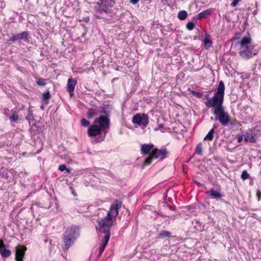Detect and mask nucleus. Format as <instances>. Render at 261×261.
I'll use <instances>...</instances> for the list:
<instances>
[{
    "instance_id": "nucleus-1",
    "label": "nucleus",
    "mask_w": 261,
    "mask_h": 261,
    "mask_svg": "<svg viewBox=\"0 0 261 261\" xmlns=\"http://www.w3.org/2000/svg\"><path fill=\"white\" fill-rule=\"evenodd\" d=\"M122 202L116 200L113 203L107 213V216L101 219L98 223L99 226L98 231L105 235L109 234L110 236V231L113 224V219L115 218L118 214V210L121 207Z\"/></svg>"
},
{
    "instance_id": "nucleus-2",
    "label": "nucleus",
    "mask_w": 261,
    "mask_h": 261,
    "mask_svg": "<svg viewBox=\"0 0 261 261\" xmlns=\"http://www.w3.org/2000/svg\"><path fill=\"white\" fill-rule=\"evenodd\" d=\"M101 3H98L95 7L96 10L95 16L98 18L104 19L111 23L113 21L111 18L113 16L112 8L115 4L113 0H100Z\"/></svg>"
},
{
    "instance_id": "nucleus-3",
    "label": "nucleus",
    "mask_w": 261,
    "mask_h": 261,
    "mask_svg": "<svg viewBox=\"0 0 261 261\" xmlns=\"http://www.w3.org/2000/svg\"><path fill=\"white\" fill-rule=\"evenodd\" d=\"M80 236V228L75 225L67 228L63 233L62 240L66 250L72 246Z\"/></svg>"
},
{
    "instance_id": "nucleus-4",
    "label": "nucleus",
    "mask_w": 261,
    "mask_h": 261,
    "mask_svg": "<svg viewBox=\"0 0 261 261\" xmlns=\"http://www.w3.org/2000/svg\"><path fill=\"white\" fill-rule=\"evenodd\" d=\"M225 86L223 81H221L218 85L217 91L213 97L208 99L205 102L206 106L214 108L219 105H223L224 96Z\"/></svg>"
},
{
    "instance_id": "nucleus-5",
    "label": "nucleus",
    "mask_w": 261,
    "mask_h": 261,
    "mask_svg": "<svg viewBox=\"0 0 261 261\" xmlns=\"http://www.w3.org/2000/svg\"><path fill=\"white\" fill-rule=\"evenodd\" d=\"M94 123H98V126L100 127L104 132L103 136H101L97 140L98 142L102 141L104 140L105 137V134L106 133L105 130L109 128L110 127V119L109 117H107V116H100L95 120Z\"/></svg>"
},
{
    "instance_id": "nucleus-6",
    "label": "nucleus",
    "mask_w": 261,
    "mask_h": 261,
    "mask_svg": "<svg viewBox=\"0 0 261 261\" xmlns=\"http://www.w3.org/2000/svg\"><path fill=\"white\" fill-rule=\"evenodd\" d=\"M258 132V131L255 128L248 129L244 135L245 142L247 143H255Z\"/></svg>"
},
{
    "instance_id": "nucleus-7",
    "label": "nucleus",
    "mask_w": 261,
    "mask_h": 261,
    "mask_svg": "<svg viewBox=\"0 0 261 261\" xmlns=\"http://www.w3.org/2000/svg\"><path fill=\"white\" fill-rule=\"evenodd\" d=\"M240 56L245 59L252 57L255 53H253V47L252 45L240 47Z\"/></svg>"
},
{
    "instance_id": "nucleus-8",
    "label": "nucleus",
    "mask_w": 261,
    "mask_h": 261,
    "mask_svg": "<svg viewBox=\"0 0 261 261\" xmlns=\"http://www.w3.org/2000/svg\"><path fill=\"white\" fill-rule=\"evenodd\" d=\"M27 248L22 246H17L16 247L15 260L16 261H23V258L25 254V251Z\"/></svg>"
},
{
    "instance_id": "nucleus-9",
    "label": "nucleus",
    "mask_w": 261,
    "mask_h": 261,
    "mask_svg": "<svg viewBox=\"0 0 261 261\" xmlns=\"http://www.w3.org/2000/svg\"><path fill=\"white\" fill-rule=\"evenodd\" d=\"M151 153H152V157H153L154 159L161 157V159L163 160L166 158V155L168 152L166 148H162L161 149L156 148L153 149Z\"/></svg>"
},
{
    "instance_id": "nucleus-10",
    "label": "nucleus",
    "mask_w": 261,
    "mask_h": 261,
    "mask_svg": "<svg viewBox=\"0 0 261 261\" xmlns=\"http://www.w3.org/2000/svg\"><path fill=\"white\" fill-rule=\"evenodd\" d=\"M76 83V81L74 79L70 78L68 80L67 91L69 93L70 96H72L73 95V92Z\"/></svg>"
},
{
    "instance_id": "nucleus-11",
    "label": "nucleus",
    "mask_w": 261,
    "mask_h": 261,
    "mask_svg": "<svg viewBox=\"0 0 261 261\" xmlns=\"http://www.w3.org/2000/svg\"><path fill=\"white\" fill-rule=\"evenodd\" d=\"M102 131V129L97 125H91L88 130V135L90 137L95 136L97 135H99Z\"/></svg>"
},
{
    "instance_id": "nucleus-12",
    "label": "nucleus",
    "mask_w": 261,
    "mask_h": 261,
    "mask_svg": "<svg viewBox=\"0 0 261 261\" xmlns=\"http://www.w3.org/2000/svg\"><path fill=\"white\" fill-rule=\"evenodd\" d=\"M0 254L3 257L6 258L9 257L11 254V251L6 248L2 240H0Z\"/></svg>"
},
{
    "instance_id": "nucleus-13",
    "label": "nucleus",
    "mask_w": 261,
    "mask_h": 261,
    "mask_svg": "<svg viewBox=\"0 0 261 261\" xmlns=\"http://www.w3.org/2000/svg\"><path fill=\"white\" fill-rule=\"evenodd\" d=\"M218 120L223 126H226L230 121V116L227 112L218 116L216 120Z\"/></svg>"
},
{
    "instance_id": "nucleus-14",
    "label": "nucleus",
    "mask_w": 261,
    "mask_h": 261,
    "mask_svg": "<svg viewBox=\"0 0 261 261\" xmlns=\"http://www.w3.org/2000/svg\"><path fill=\"white\" fill-rule=\"evenodd\" d=\"M112 108L109 105H106L103 107H100L98 110L100 114L103 115L101 116H107L109 117L111 113Z\"/></svg>"
},
{
    "instance_id": "nucleus-15",
    "label": "nucleus",
    "mask_w": 261,
    "mask_h": 261,
    "mask_svg": "<svg viewBox=\"0 0 261 261\" xmlns=\"http://www.w3.org/2000/svg\"><path fill=\"white\" fill-rule=\"evenodd\" d=\"M28 35V32L27 31H24L21 33L16 35H14L12 38L10 40L12 42H15L18 40L25 39Z\"/></svg>"
},
{
    "instance_id": "nucleus-16",
    "label": "nucleus",
    "mask_w": 261,
    "mask_h": 261,
    "mask_svg": "<svg viewBox=\"0 0 261 261\" xmlns=\"http://www.w3.org/2000/svg\"><path fill=\"white\" fill-rule=\"evenodd\" d=\"M110 236L109 234L105 235L102 239V243L101 246L100 247L99 249V254L101 255L102 252H103L107 245L108 244L109 241L110 240Z\"/></svg>"
},
{
    "instance_id": "nucleus-17",
    "label": "nucleus",
    "mask_w": 261,
    "mask_h": 261,
    "mask_svg": "<svg viewBox=\"0 0 261 261\" xmlns=\"http://www.w3.org/2000/svg\"><path fill=\"white\" fill-rule=\"evenodd\" d=\"M207 194H209L213 198L216 200H218L223 197L222 194L213 189L207 191Z\"/></svg>"
},
{
    "instance_id": "nucleus-18",
    "label": "nucleus",
    "mask_w": 261,
    "mask_h": 261,
    "mask_svg": "<svg viewBox=\"0 0 261 261\" xmlns=\"http://www.w3.org/2000/svg\"><path fill=\"white\" fill-rule=\"evenodd\" d=\"M153 145L152 144H143L141 147V153L143 154H148L150 153L151 150H153Z\"/></svg>"
},
{
    "instance_id": "nucleus-19",
    "label": "nucleus",
    "mask_w": 261,
    "mask_h": 261,
    "mask_svg": "<svg viewBox=\"0 0 261 261\" xmlns=\"http://www.w3.org/2000/svg\"><path fill=\"white\" fill-rule=\"evenodd\" d=\"M211 11L210 10L207 9L195 15L193 18L195 19H201L202 18H204L209 16L211 14Z\"/></svg>"
},
{
    "instance_id": "nucleus-20",
    "label": "nucleus",
    "mask_w": 261,
    "mask_h": 261,
    "mask_svg": "<svg viewBox=\"0 0 261 261\" xmlns=\"http://www.w3.org/2000/svg\"><path fill=\"white\" fill-rule=\"evenodd\" d=\"M214 108L215 109L213 114L215 115H218L219 116L226 113L223 105H219V106H217Z\"/></svg>"
},
{
    "instance_id": "nucleus-21",
    "label": "nucleus",
    "mask_w": 261,
    "mask_h": 261,
    "mask_svg": "<svg viewBox=\"0 0 261 261\" xmlns=\"http://www.w3.org/2000/svg\"><path fill=\"white\" fill-rule=\"evenodd\" d=\"M250 42L251 38L250 35L248 34V36L243 37L242 39H241L240 41V47L251 45Z\"/></svg>"
},
{
    "instance_id": "nucleus-22",
    "label": "nucleus",
    "mask_w": 261,
    "mask_h": 261,
    "mask_svg": "<svg viewBox=\"0 0 261 261\" xmlns=\"http://www.w3.org/2000/svg\"><path fill=\"white\" fill-rule=\"evenodd\" d=\"M143 114L138 113L136 114L133 118L132 122L133 123L141 125L142 121Z\"/></svg>"
},
{
    "instance_id": "nucleus-23",
    "label": "nucleus",
    "mask_w": 261,
    "mask_h": 261,
    "mask_svg": "<svg viewBox=\"0 0 261 261\" xmlns=\"http://www.w3.org/2000/svg\"><path fill=\"white\" fill-rule=\"evenodd\" d=\"M149 123V118L147 115L143 114L142 121H141V125H140L142 128L147 126Z\"/></svg>"
},
{
    "instance_id": "nucleus-24",
    "label": "nucleus",
    "mask_w": 261,
    "mask_h": 261,
    "mask_svg": "<svg viewBox=\"0 0 261 261\" xmlns=\"http://www.w3.org/2000/svg\"><path fill=\"white\" fill-rule=\"evenodd\" d=\"M215 132V130L214 128H212L210 129V130L208 132L207 134L205 136L204 138V140L206 141H212L214 138V134Z\"/></svg>"
},
{
    "instance_id": "nucleus-25",
    "label": "nucleus",
    "mask_w": 261,
    "mask_h": 261,
    "mask_svg": "<svg viewBox=\"0 0 261 261\" xmlns=\"http://www.w3.org/2000/svg\"><path fill=\"white\" fill-rule=\"evenodd\" d=\"M188 16V13L185 10H182L178 12L177 14L178 18L180 20H185Z\"/></svg>"
},
{
    "instance_id": "nucleus-26",
    "label": "nucleus",
    "mask_w": 261,
    "mask_h": 261,
    "mask_svg": "<svg viewBox=\"0 0 261 261\" xmlns=\"http://www.w3.org/2000/svg\"><path fill=\"white\" fill-rule=\"evenodd\" d=\"M170 237H171V232L168 231H163L161 232L158 235V238L160 239Z\"/></svg>"
},
{
    "instance_id": "nucleus-27",
    "label": "nucleus",
    "mask_w": 261,
    "mask_h": 261,
    "mask_svg": "<svg viewBox=\"0 0 261 261\" xmlns=\"http://www.w3.org/2000/svg\"><path fill=\"white\" fill-rule=\"evenodd\" d=\"M96 115L97 112L94 109H90L87 112V117L89 119L93 118Z\"/></svg>"
},
{
    "instance_id": "nucleus-28",
    "label": "nucleus",
    "mask_w": 261,
    "mask_h": 261,
    "mask_svg": "<svg viewBox=\"0 0 261 261\" xmlns=\"http://www.w3.org/2000/svg\"><path fill=\"white\" fill-rule=\"evenodd\" d=\"M26 119L30 123L34 120L33 111L29 109L28 114L26 116Z\"/></svg>"
},
{
    "instance_id": "nucleus-29",
    "label": "nucleus",
    "mask_w": 261,
    "mask_h": 261,
    "mask_svg": "<svg viewBox=\"0 0 261 261\" xmlns=\"http://www.w3.org/2000/svg\"><path fill=\"white\" fill-rule=\"evenodd\" d=\"M196 153L199 155H202V145L200 143L198 144L196 147Z\"/></svg>"
},
{
    "instance_id": "nucleus-30",
    "label": "nucleus",
    "mask_w": 261,
    "mask_h": 261,
    "mask_svg": "<svg viewBox=\"0 0 261 261\" xmlns=\"http://www.w3.org/2000/svg\"><path fill=\"white\" fill-rule=\"evenodd\" d=\"M10 119L11 122H16L19 120L18 115L16 113H14L10 117Z\"/></svg>"
},
{
    "instance_id": "nucleus-31",
    "label": "nucleus",
    "mask_w": 261,
    "mask_h": 261,
    "mask_svg": "<svg viewBox=\"0 0 261 261\" xmlns=\"http://www.w3.org/2000/svg\"><path fill=\"white\" fill-rule=\"evenodd\" d=\"M249 174L248 173L247 170H244L242 172L241 175V177L243 180L248 179L249 178Z\"/></svg>"
},
{
    "instance_id": "nucleus-32",
    "label": "nucleus",
    "mask_w": 261,
    "mask_h": 261,
    "mask_svg": "<svg viewBox=\"0 0 261 261\" xmlns=\"http://www.w3.org/2000/svg\"><path fill=\"white\" fill-rule=\"evenodd\" d=\"M59 170L61 171H63L64 170H66L67 173H70V169L67 168L66 166L64 164H62V165H60V166L59 167Z\"/></svg>"
},
{
    "instance_id": "nucleus-33",
    "label": "nucleus",
    "mask_w": 261,
    "mask_h": 261,
    "mask_svg": "<svg viewBox=\"0 0 261 261\" xmlns=\"http://www.w3.org/2000/svg\"><path fill=\"white\" fill-rule=\"evenodd\" d=\"M36 83L39 85V86H44L45 85L46 83H45V80L44 79H40V78H37L36 79Z\"/></svg>"
},
{
    "instance_id": "nucleus-34",
    "label": "nucleus",
    "mask_w": 261,
    "mask_h": 261,
    "mask_svg": "<svg viewBox=\"0 0 261 261\" xmlns=\"http://www.w3.org/2000/svg\"><path fill=\"white\" fill-rule=\"evenodd\" d=\"M50 97V94L49 91H47L43 94L42 100L43 101L48 100Z\"/></svg>"
},
{
    "instance_id": "nucleus-35",
    "label": "nucleus",
    "mask_w": 261,
    "mask_h": 261,
    "mask_svg": "<svg viewBox=\"0 0 261 261\" xmlns=\"http://www.w3.org/2000/svg\"><path fill=\"white\" fill-rule=\"evenodd\" d=\"M204 42L205 46L207 48L211 47L212 45V41L207 37H206L205 38Z\"/></svg>"
},
{
    "instance_id": "nucleus-36",
    "label": "nucleus",
    "mask_w": 261,
    "mask_h": 261,
    "mask_svg": "<svg viewBox=\"0 0 261 261\" xmlns=\"http://www.w3.org/2000/svg\"><path fill=\"white\" fill-rule=\"evenodd\" d=\"M152 159H154L153 157H152V153H151V154H150V156L148 158H147L145 162H144V165H148L149 164H151V162H152Z\"/></svg>"
},
{
    "instance_id": "nucleus-37",
    "label": "nucleus",
    "mask_w": 261,
    "mask_h": 261,
    "mask_svg": "<svg viewBox=\"0 0 261 261\" xmlns=\"http://www.w3.org/2000/svg\"><path fill=\"white\" fill-rule=\"evenodd\" d=\"M195 24L192 22H189L186 25L187 29L190 31L193 30Z\"/></svg>"
},
{
    "instance_id": "nucleus-38",
    "label": "nucleus",
    "mask_w": 261,
    "mask_h": 261,
    "mask_svg": "<svg viewBox=\"0 0 261 261\" xmlns=\"http://www.w3.org/2000/svg\"><path fill=\"white\" fill-rule=\"evenodd\" d=\"M81 123L83 126L87 127L89 125L90 122L89 121H87L86 119L83 118L81 120Z\"/></svg>"
},
{
    "instance_id": "nucleus-39",
    "label": "nucleus",
    "mask_w": 261,
    "mask_h": 261,
    "mask_svg": "<svg viewBox=\"0 0 261 261\" xmlns=\"http://www.w3.org/2000/svg\"><path fill=\"white\" fill-rule=\"evenodd\" d=\"M243 137H244L243 135H237V139H238V142L239 143H241L242 142V141L243 140Z\"/></svg>"
},
{
    "instance_id": "nucleus-40",
    "label": "nucleus",
    "mask_w": 261,
    "mask_h": 261,
    "mask_svg": "<svg viewBox=\"0 0 261 261\" xmlns=\"http://www.w3.org/2000/svg\"><path fill=\"white\" fill-rule=\"evenodd\" d=\"M240 1L241 0H233L232 3L231 4V6L232 7L236 6Z\"/></svg>"
},
{
    "instance_id": "nucleus-41",
    "label": "nucleus",
    "mask_w": 261,
    "mask_h": 261,
    "mask_svg": "<svg viewBox=\"0 0 261 261\" xmlns=\"http://www.w3.org/2000/svg\"><path fill=\"white\" fill-rule=\"evenodd\" d=\"M193 94L196 96L197 97H200L202 95V94L200 93H198V92H195V91H193L192 92Z\"/></svg>"
},
{
    "instance_id": "nucleus-42",
    "label": "nucleus",
    "mask_w": 261,
    "mask_h": 261,
    "mask_svg": "<svg viewBox=\"0 0 261 261\" xmlns=\"http://www.w3.org/2000/svg\"><path fill=\"white\" fill-rule=\"evenodd\" d=\"M139 0H130V2L132 4H134V5H135V4H137L139 2Z\"/></svg>"
},
{
    "instance_id": "nucleus-43",
    "label": "nucleus",
    "mask_w": 261,
    "mask_h": 261,
    "mask_svg": "<svg viewBox=\"0 0 261 261\" xmlns=\"http://www.w3.org/2000/svg\"><path fill=\"white\" fill-rule=\"evenodd\" d=\"M256 196L258 197V200H259V198L261 197V193L259 191H258L256 193Z\"/></svg>"
},
{
    "instance_id": "nucleus-44",
    "label": "nucleus",
    "mask_w": 261,
    "mask_h": 261,
    "mask_svg": "<svg viewBox=\"0 0 261 261\" xmlns=\"http://www.w3.org/2000/svg\"><path fill=\"white\" fill-rule=\"evenodd\" d=\"M205 98H206V99H208V95H206L205 96Z\"/></svg>"
},
{
    "instance_id": "nucleus-45",
    "label": "nucleus",
    "mask_w": 261,
    "mask_h": 261,
    "mask_svg": "<svg viewBox=\"0 0 261 261\" xmlns=\"http://www.w3.org/2000/svg\"><path fill=\"white\" fill-rule=\"evenodd\" d=\"M217 125H216L215 124V125H214V126H213V128H214L215 129V128H217Z\"/></svg>"
}]
</instances>
